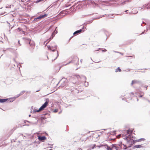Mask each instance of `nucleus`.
<instances>
[{"label": "nucleus", "mask_w": 150, "mask_h": 150, "mask_svg": "<svg viewBox=\"0 0 150 150\" xmlns=\"http://www.w3.org/2000/svg\"><path fill=\"white\" fill-rule=\"evenodd\" d=\"M47 47L48 49L50 50L53 51H55V49L57 48V45H55L54 46H47Z\"/></svg>", "instance_id": "20e7f679"}, {"label": "nucleus", "mask_w": 150, "mask_h": 150, "mask_svg": "<svg viewBox=\"0 0 150 150\" xmlns=\"http://www.w3.org/2000/svg\"><path fill=\"white\" fill-rule=\"evenodd\" d=\"M82 59H81V61H82Z\"/></svg>", "instance_id": "72a5a7b5"}, {"label": "nucleus", "mask_w": 150, "mask_h": 150, "mask_svg": "<svg viewBox=\"0 0 150 150\" xmlns=\"http://www.w3.org/2000/svg\"><path fill=\"white\" fill-rule=\"evenodd\" d=\"M57 56L53 60H55V59H57V58L58 57V56H59V54H58V52L57 51Z\"/></svg>", "instance_id": "2eb2a0df"}, {"label": "nucleus", "mask_w": 150, "mask_h": 150, "mask_svg": "<svg viewBox=\"0 0 150 150\" xmlns=\"http://www.w3.org/2000/svg\"><path fill=\"white\" fill-rule=\"evenodd\" d=\"M29 117H30V115H29Z\"/></svg>", "instance_id": "cd10ccee"}, {"label": "nucleus", "mask_w": 150, "mask_h": 150, "mask_svg": "<svg viewBox=\"0 0 150 150\" xmlns=\"http://www.w3.org/2000/svg\"><path fill=\"white\" fill-rule=\"evenodd\" d=\"M82 31V29H80L79 30H77L75 31V32L74 33V35H75L76 34H78L80 33Z\"/></svg>", "instance_id": "1a4fd4ad"}, {"label": "nucleus", "mask_w": 150, "mask_h": 150, "mask_svg": "<svg viewBox=\"0 0 150 150\" xmlns=\"http://www.w3.org/2000/svg\"><path fill=\"white\" fill-rule=\"evenodd\" d=\"M127 11V10L125 11V12H126Z\"/></svg>", "instance_id": "2f4dec72"}, {"label": "nucleus", "mask_w": 150, "mask_h": 150, "mask_svg": "<svg viewBox=\"0 0 150 150\" xmlns=\"http://www.w3.org/2000/svg\"><path fill=\"white\" fill-rule=\"evenodd\" d=\"M132 131L129 130L127 131H125V133L122 134V136L124 137V139H126L127 143L129 145H132L134 143V140L132 138Z\"/></svg>", "instance_id": "f257e3e1"}, {"label": "nucleus", "mask_w": 150, "mask_h": 150, "mask_svg": "<svg viewBox=\"0 0 150 150\" xmlns=\"http://www.w3.org/2000/svg\"><path fill=\"white\" fill-rule=\"evenodd\" d=\"M52 150V149H50V150Z\"/></svg>", "instance_id": "c9c22d12"}, {"label": "nucleus", "mask_w": 150, "mask_h": 150, "mask_svg": "<svg viewBox=\"0 0 150 150\" xmlns=\"http://www.w3.org/2000/svg\"><path fill=\"white\" fill-rule=\"evenodd\" d=\"M81 149V150H82L81 149Z\"/></svg>", "instance_id": "e433bc0d"}, {"label": "nucleus", "mask_w": 150, "mask_h": 150, "mask_svg": "<svg viewBox=\"0 0 150 150\" xmlns=\"http://www.w3.org/2000/svg\"><path fill=\"white\" fill-rule=\"evenodd\" d=\"M47 16V15L46 14H45L42 15L40 16H39L37 18H35V19H40V18H43Z\"/></svg>", "instance_id": "0eeeda50"}, {"label": "nucleus", "mask_w": 150, "mask_h": 150, "mask_svg": "<svg viewBox=\"0 0 150 150\" xmlns=\"http://www.w3.org/2000/svg\"><path fill=\"white\" fill-rule=\"evenodd\" d=\"M55 32V31H54L52 33V35H51V36L50 37V39H51V38L52 39L53 37H54V34H55V33H54V32Z\"/></svg>", "instance_id": "ddd939ff"}, {"label": "nucleus", "mask_w": 150, "mask_h": 150, "mask_svg": "<svg viewBox=\"0 0 150 150\" xmlns=\"http://www.w3.org/2000/svg\"><path fill=\"white\" fill-rule=\"evenodd\" d=\"M50 40L48 42H49Z\"/></svg>", "instance_id": "7c9ffc66"}, {"label": "nucleus", "mask_w": 150, "mask_h": 150, "mask_svg": "<svg viewBox=\"0 0 150 150\" xmlns=\"http://www.w3.org/2000/svg\"><path fill=\"white\" fill-rule=\"evenodd\" d=\"M145 140V139L144 138H142L140 139H139L137 140H136L135 141L136 142H140L141 141H144Z\"/></svg>", "instance_id": "9b49d317"}, {"label": "nucleus", "mask_w": 150, "mask_h": 150, "mask_svg": "<svg viewBox=\"0 0 150 150\" xmlns=\"http://www.w3.org/2000/svg\"><path fill=\"white\" fill-rule=\"evenodd\" d=\"M24 93V92L23 91L21 92L19 94H18L16 96H15V97L14 98H12V99H13V100H14L16 98L19 96L20 95H22L23 93Z\"/></svg>", "instance_id": "423d86ee"}, {"label": "nucleus", "mask_w": 150, "mask_h": 150, "mask_svg": "<svg viewBox=\"0 0 150 150\" xmlns=\"http://www.w3.org/2000/svg\"><path fill=\"white\" fill-rule=\"evenodd\" d=\"M87 84H86V85H86L87 86Z\"/></svg>", "instance_id": "c85d7f7f"}, {"label": "nucleus", "mask_w": 150, "mask_h": 150, "mask_svg": "<svg viewBox=\"0 0 150 150\" xmlns=\"http://www.w3.org/2000/svg\"><path fill=\"white\" fill-rule=\"evenodd\" d=\"M76 76L77 77V78H78V77H79V76H78V75H76Z\"/></svg>", "instance_id": "393cba45"}, {"label": "nucleus", "mask_w": 150, "mask_h": 150, "mask_svg": "<svg viewBox=\"0 0 150 150\" xmlns=\"http://www.w3.org/2000/svg\"><path fill=\"white\" fill-rule=\"evenodd\" d=\"M121 134H119V135L117 136V137L118 138H120V136H121Z\"/></svg>", "instance_id": "6ab92c4d"}, {"label": "nucleus", "mask_w": 150, "mask_h": 150, "mask_svg": "<svg viewBox=\"0 0 150 150\" xmlns=\"http://www.w3.org/2000/svg\"><path fill=\"white\" fill-rule=\"evenodd\" d=\"M121 70L120 69L119 67H118L117 69L115 70V72H117L118 71H121Z\"/></svg>", "instance_id": "4468645a"}, {"label": "nucleus", "mask_w": 150, "mask_h": 150, "mask_svg": "<svg viewBox=\"0 0 150 150\" xmlns=\"http://www.w3.org/2000/svg\"><path fill=\"white\" fill-rule=\"evenodd\" d=\"M48 104V102L47 101H46L44 104L41 106V107L39 109V110H36L35 109H34V111L35 112H38L42 110H43L45 108L47 105Z\"/></svg>", "instance_id": "f03ea898"}, {"label": "nucleus", "mask_w": 150, "mask_h": 150, "mask_svg": "<svg viewBox=\"0 0 150 150\" xmlns=\"http://www.w3.org/2000/svg\"><path fill=\"white\" fill-rule=\"evenodd\" d=\"M8 100L7 99H1L0 98V103H3L6 101Z\"/></svg>", "instance_id": "9d476101"}, {"label": "nucleus", "mask_w": 150, "mask_h": 150, "mask_svg": "<svg viewBox=\"0 0 150 150\" xmlns=\"http://www.w3.org/2000/svg\"><path fill=\"white\" fill-rule=\"evenodd\" d=\"M82 59H81V61H82Z\"/></svg>", "instance_id": "473e14b6"}, {"label": "nucleus", "mask_w": 150, "mask_h": 150, "mask_svg": "<svg viewBox=\"0 0 150 150\" xmlns=\"http://www.w3.org/2000/svg\"><path fill=\"white\" fill-rule=\"evenodd\" d=\"M86 84H87V86H88V83H86V82H85V85H86Z\"/></svg>", "instance_id": "b1692460"}, {"label": "nucleus", "mask_w": 150, "mask_h": 150, "mask_svg": "<svg viewBox=\"0 0 150 150\" xmlns=\"http://www.w3.org/2000/svg\"><path fill=\"white\" fill-rule=\"evenodd\" d=\"M63 81V79H62L61 81Z\"/></svg>", "instance_id": "c756f323"}, {"label": "nucleus", "mask_w": 150, "mask_h": 150, "mask_svg": "<svg viewBox=\"0 0 150 150\" xmlns=\"http://www.w3.org/2000/svg\"><path fill=\"white\" fill-rule=\"evenodd\" d=\"M97 146L99 148H100V147H102L103 146H104L105 148H106V149H107V150H112V148H111L110 147L108 146L106 144H105L104 145L102 144L100 146Z\"/></svg>", "instance_id": "7ed1b4c3"}, {"label": "nucleus", "mask_w": 150, "mask_h": 150, "mask_svg": "<svg viewBox=\"0 0 150 150\" xmlns=\"http://www.w3.org/2000/svg\"><path fill=\"white\" fill-rule=\"evenodd\" d=\"M58 110L57 109H55L54 110V112H57Z\"/></svg>", "instance_id": "f3484780"}, {"label": "nucleus", "mask_w": 150, "mask_h": 150, "mask_svg": "<svg viewBox=\"0 0 150 150\" xmlns=\"http://www.w3.org/2000/svg\"><path fill=\"white\" fill-rule=\"evenodd\" d=\"M55 32H54V33L55 34H56L57 33V31L56 30H55Z\"/></svg>", "instance_id": "412c9836"}, {"label": "nucleus", "mask_w": 150, "mask_h": 150, "mask_svg": "<svg viewBox=\"0 0 150 150\" xmlns=\"http://www.w3.org/2000/svg\"><path fill=\"white\" fill-rule=\"evenodd\" d=\"M100 49V48H99V50H97L96 51H98V50H99Z\"/></svg>", "instance_id": "bb28decb"}, {"label": "nucleus", "mask_w": 150, "mask_h": 150, "mask_svg": "<svg viewBox=\"0 0 150 150\" xmlns=\"http://www.w3.org/2000/svg\"><path fill=\"white\" fill-rule=\"evenodd\" d=\"M142 96L141 95L139 97H142Z\"/></svg>", "instance_id": "a878e982"}, {"label": "nucleus", "mask_w": 150, "mask_h": 150, "mask_svg": "<svg viewBox=\"0 0 150 150\" xmlns=\"http://www.w3.org/2000/svg\"><path fill=\"white\" fill-rule=\"evenodd\" d=\"M103 52H106L107 51V50L105 49H104L102 50Z\"/></svg>", "instance_id": "a211bd4d"}, {"label": "nucleus", "mask_w": 150, "mask_h": 150, "mask_svg": "<svg viewBox=\"0 0 150 150\" xmlns=\"http://www.w3.org/2000/svg\"><path fill=\"white\" fill-rule=\"evenodd\" d=\"M136 83V81H132V82L131 83V85H132L134 83Z\"/></svg>", "instance_id": "dca6fc26"}, {"label": "nucleus", "mask_w": 150, "mask_h": 150, "mask_svg": "<svg viewBox=\"0 0 150 150\" xmlns=\"http://www.w3.org/2000/svg\"><path fill=\"white\" fill-rule=\"evenodd\" d=\"M142 147V145H136L134 146V148H141Z\"/></svg>", "instance_id": "f8f14e48"}, {"label": "nucleus", "mask_w": 150, "mask_h": 150, "mask_svg": "<svg viewBox=\"0 0 150 150\" xmlns=\"http://www.w3.org/2000/svg\"><path fill=\"white\" fill-rule=\"evenodd\" d=\"M41 1V0H39L37 1V2H40Z\"/></svg>", "instance_id": "4be33fe9"}, {"label": "nucleus", "mask_w": 150, "mask_h": 150, "mask_svg": "<svg viewBox=\"0 0 150 150\" xmlns=\"http://www.w3.org/2000/svg\"><path fill=\"white\" fill-rule=\"evenodd\" d=\"M82 59H81V61H82Z\"/></svg>", "instance_id": "f704fd0d"}, {"label": "nucleus", "mask_w": 150, "mask_h": 150, "mask_svg": "<svg viewBox=\"0 0 150 150\" xmlns=\"http://www.w3.org/2000/svg\"><path fill=\"white\" fill-rule=\"evenodd\" d=\"M29 43L30 45L32 47H34L35 45V43L33 41H31L30 40Z\"/></svg>", "instance_id": "6e6552de"}, {"label": "nucleus", "mask_w": 150, "mask_h": 150, "mask_svg": "<svg viewBox=\"0 0 150 150\" xmlns=\"http://www.w3.org/2000/svg\"><path fill=\"white\" fill-rule=\"evenodd\" d=\"M38 139L40 141H43L46 139V137L45 136L41 137L38 136Z\"/></svg>", "instance_id": "39448f33"}, {"label": "nucleus", "mask_w": 150, "mask_h": 150, "mask_svg": "<svg viewBox=\"0 0 150 150\" xmlns=\"http://www.w3.org/2000/svg\"><path fill=\"white\" fill-rule=\"evenodd\" d=\"M114 147H115V146L114 145H112V147L111 148H112V149L114 148Z\"/></svg>", "instance_id": "aec40b11"}, {"label": "nucleus", "mask_w": 150, "mask_h": 150, "mask_svg": "<svg viewBox=\"0 0 150 150\" xmlns=\"http://www.w3.org/2000/svg\"><path fill=\"white\" fill-rule=\"evenodd\" d=\"M95 144H94V147H93L92 148V149H93L94 148V147H95Z\"/></svg>", "instance_id": "5701e85b"}]
</instances>
